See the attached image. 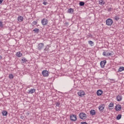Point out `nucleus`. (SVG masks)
Wrapping results in <instances>:
<instances>
[{
  "label": "nucleus",
  "instance_id": "f257e3e1",
  "mask_svg": "<svg viewBox=\"0 0 124 124\" xmlns=\"http://www.w3.org/2000/svg\"><path fill=\"white\" fill-rule=\"evenodd\" d=\"M79 117L81 120H86L87 119V114L84 112H81L79 114Z\"/></svg>",
  "mask_w": 124,
  "mask_h": 124
},
{
  "label": "nucleus",
  "instance_id": "1a4fd4ad",
  "mask_svg": "<svg viewBox=\"0 0 124 124\" xmlns=\"http://www.w3.org/2000/svg\"><path fill=\"white\" fill-rule=\"evenodd\" d=\"M104 107H105V105H101L99 106L98 108L100 113H102L104 111Z\"/></svg>",
  "mask_w": 124,
  "mask_h": 124
},
{
  "label": "nucleus",
  "instance_id": "20e7f679",
  "mask_svg": "<svg viewBox=\"0 0 124 124\" xmlns=\"http://www.w3.org/2000/svg\"><path fill=\"white\" fill-rule=\"evenodd\" d=\"M45 47V45L44 43H39L38 45V50H39V51H41L42 49H43V48H44Z\"/></svg>",
  "mask_w": 124,
  "mask_h": 124
},
{
  "label": "nucleus",
  "instance_id": "4c0bfd02",
  "mask_svg": "<svg viewBox=\"0 0 124 124\" xmlns=\"http://www.w3.org/2000/svg\"><path fill=\"white\" fill-rule=\"evenodd\" d=\"M2 59V57L1 56H0V60H1Z\"/></svg>",
  "mask_w": 124,
  "mask_h": 124
},
{
  "label": "nucleus",
  "instance_id": "393cba45",
  "mask_svg": "<svg viewBox=\"0 0 124 124\" xmlns=\"http://www.w3.org/2000/svg\"><path fill=\"white\" fill-rule=\"evenodd\" d=\"M21 61H22L23 63L27 62H28V60H27V59L23 58L21 59Z\"/></svg>",
  "mask_w": 124,
  "mask_h": 124
},
{
  "label": "nucleus",
  "instance_id": "f704fd0d",
  "mask_svg": "<svg viewBox=\"0 0 124 124\" xmlns=\"http://www.w3.org/2000/svg\"><path fill=\"white\" fill-rule=\"evenodd\" d=\"M113 9L112 8H109L108 9V11H111Z\"/></svg>",
  "mask_w": 124,
  "mask_h": 124
},
{
  "label": "nucleus",
  "instance_id": "4468645a",
  "mask_svg": "<svg viewBox=\"0 0 124 124\" xmlns=\"http://www.w3.org/2000/svg\"><path fill=\"white\" fill-rule=\"evenodd\" d=\"M96 93L98 96H100L103 93V92L101 90H99L97 91Z\"/></svg>",
  "mask_w": 124,
  "mask_h": 124
},
{
  "label": "nucleus",
  "instance_id": "0eeeda50",
  "mask_svg": "<svg viewBox=\"0 0 124 124\" xmlns=\"http://www.w3.org/2000/svg\"><path fill=\"white\" fill-rule=\"evenodd\" d=\"M115 110L117 111H121V110H122V106L120 104L116 105L115 107Z\"/></svg>",
  "mask_w": 124,
  "mask_h": 124
},
{
  "label": "nucleus",
  "instance_id": "a211bd4d",
  "mask_svg": "<svg viewBox=\"0 0 124 124\" xmlns=\"http://www.w3.org/2000/svg\"><path fill=\"white\" fill-rule=\"evenodd\" d=\"M35 89H31L29 90L28 93H35Z\"/></svg>",
  "mask_w": 124,
  "mask_h": 124
},
{
  "label": "nucleus",
  "instance_id": "7c9ffc66",
  "mask_svg": "<svg viewBox=\"0 0 124 124\" xmlns=\"http://www.w3.org/2000/svg\"><path fill=\"white\" fill-rule=\"evenodd\" d=\"M102 1L103 0H100L99 1V4H100V5H102Z\"/></svg>",
  "mask_w": 124,
  "mask_h": 124
},
{
  "label": "nucleus",
  "instance_id": "bb28decb",
  "mask_svg": "<svg viewBox=\"0 0 124 124\" xmlns=\"http://www.w3.org/2000/svg\"><path fill=\"white\" fill-rule=\"evenodd\" d=\"M9 78H10V79H13L14 78L13 75H12V74H10L9 75Z\"/></svg>",
  "mask_w": 124,
  "mask_h": 124
},
{
  "label": "nucleus",
  "instance_id": "7ed1b4c3",
  "mask_svg": "<svg viewBox=\"0 0 124 124\" xmlns=\"http://www.w3.org/2000/svg\"><path fill=\"white\" fill-rule=\"evenodd\" d=\"M70 120L72 122H76L77 121V116L75 114L71 115Z\"/></svg>",
  "mask_w": 124,
  "mask_h": 124
},
{
  "label": "nucleus",
  "instance_id": "f3484780",
  "mask_svg": "<svg viewBox=\"0 0 124 124\" xmlns=\"http://www.w3.org/2000/svg\"><path fill=\"white\" fill-rule=\"evenodd\" d=\"M23 54L22 53H21V52L20 51H18L16 53V56L18 58H21V57H22V55Z\"/></svg>",
  "mask_w": 124,
  "mask_h": 124
},
{
  "label": "nucleus",
  "instance_id": "6ab92c4d",
  "mask_svg": "<svg viewBox=\"0 0 124 124\" xmlns=\"http://www.w3.org/2000/svg\"><path fill=\"white\" fill-rule=\"evenodd\" d=\"M90 114L92 116H94L95 115V110L94 109H92L90 111Z\"/></svg>",
  "mask_w": 124,
  "mask_h": 124
},
{
  "label": "nucleus",
  "instance_id": "412c9836",
  "mask_svg": "<svg viewBox=\"0 0 124 124\" xmlns=\"http://www.w3.org/2000/svg\"><path fill=\"white\" fill-rule=\"evenodd\" d=\"M124 67L121 66L119 68L118 72H122V71H124Z\"/></svg>",
  "mask_w": 124,
  "mask_h": 124
},
{
  "label": "nucleus",
  "instance_id": "473e14b6",
  "mask_svg": "<svg viewBox=\"0 0 124 124\" xmlns=\"http://www.w3.org/2000/svg\"><path fill=\"white\" fill-rule=\"evenodd\" d=\"M37 24V22H36V21H33V22H32V24L33 25H36Z\"/></svg>",
  "mask_w": 124,
  "mask_h": 124
},
{
  "label": "nucleus",
  "instance_id": "b1692460",
  "mask_svg": "<svg viewBox=\"0 0 124 124\" xmlns=\"http://www.w3.org/2000/svg\"><path fill=\"white\" fill-rule=\"evenodd\" d=\"M117 120H121L122 119V114H119L116 117Z\"/></svg>",
  "mask_w": 124,
  "mask_h": 124
},
{
  "label": "nucleus",
  "instance_id": "2f4dec72",
  "mask_svg": "<svg viewBox=\"0 0 124 124\" xmlns=\"http://www.w3.org/2000/svg\"><path fill=\"white\" fill-rule=\"evenodd\" d=\"M43 4L44 5H47V4H48V2H46V1H44Z\"/></svg>",
  "mask_w": 124,
  "mask_h": 124
},
{
  "label": "nucleus",
  "instance_id": "6e6552de",
  "mask_svg": "<svg viewBox=\"0 0 124 124\" xmlns=\"http://www.w3.org/2000/svg\"><path fill=\"white\" fill-rule=\"evenodd\" d=\"M107 62V61H106V60L101 61L100 65H101V68H104V67L105 66V64H106Z\"/></svg>",
  "mask_w": 124,
  "mask_h": 124
},
{
  "label": "nucleus",
  "instance_id": "ea45409f",
  "mask_svg": "<svg viewBox=\"0 0 124 124\" xmlns=\"http://www.w3.org/2000/svg\"><path fill=\"white\" fill-rule=\"evenodd\" d=\"M110 80H111V81H112V80L113 81V79H110Z\"/></svg>",
  "mask_w": 124,
  "mask_h": 124
},
{
  "label": "nucleus",
  "instance_id": "f03ea898",
  "mask_svg": "<svg viewBox=\"0 0 124 124\" xmlns=\"http://www.w3.org/2000/svg\"><path fill=\"white\" fill-rule=\"evenodd\" d=\"M113 24V20L111 18H108L106 20V25L110 27Z\"/></svg>",
  "mask_w": 124,
  "mask_h": 124
},
{
  "label": "nucleus",
  "instance_id": "cd10ccee",
  "mask_svg": "<svg viewBox=\"0 0 124 124\" xmlns=\"http://www.w3.org/2000/svg\"><path fill=\"white\" fill-rule=\"evenodd\" d=\"M114 19L116 20V21H119V20H120V17H118L117 16H115Z\"/></svg>",
  "mask_w": 124,
  "mask_h": 124
},
{
  "label": "nucleus",
  "instance_id": "e433bc0d",
  "mask_svg": "<svg viewBox=\"0 0 124 124\" xmlns=\"http://www.w3.org/2000/svg\"><path fill=\"white\" fill-rule=\"evenodd\" d=\"M2 1H3V0H0V4H1V3H2Z\"/></svg>",
  "mask_w": 124,
  "mask_h": 124
},
{
  "label": "nucleus",
  "instance_id": "c9c22d12",
  "mask_svg": "<svg viewBox=\"0 0 124 124\" xmlns=\"http://www.w3.org/2000/svg\"><path fill=\"white\" fill-rule=\"evenodd\" d=\"M104 4H105V1H104V0H103V1H102V5H104Z\"/></svg>",
  "mask_w": 124,
  "mask_h": 124
},
{
  "label": "nucleus",
  "instance_id": "58836bf2",
  "mask_svg": "<svg viewBox=\"0 0 124 124\" xmlns=\"http://www.w3.org/2000/svg\"><path fill=\"white\" fill-rule=\"evenodd\" d=\"M20 118H21V119H23V118H24V116H21V117Z\"/></svg>",
  "mask_w": 124,
  "mask_h": 124
},
{
  "label": "nucleus",
  "instance_id": "dca6fc26",
  "mask_svg": "<svg viewBox=\"0 0 124 124\" xmlns=\"http://www.w3.org/2000/svg\"><path fill=\"white\" fill-rule=\"evenodd\" d=\"M111 107H114V103H110L108 105V109H109V110H112V109H113V108H111Z\"/></svg>",
  "mask_w": 124,
  "mask_h": 124
},
{
  "label": "nucleus",
  "instance_id": "72a5a7b5",
  "mask_svg": "<svg viewBox=\"0 0 124 124\" xmlns=\"http://www.w3.org/2000/svg\"><path fill=\"white\" fill-rule=\"evenodd\" d=\"M56 105L57 107H59V106H60V103H56Z\"/></svg>",
  "mask_w": 124,
  "mask_h": 124
},
{
  "label": "nucleus",
  "instance_id": "5701e85b",
  "mask_svg": "<svg viewBox=\"0 0 124 124\" xmlns=\"http://www.w3.org/2000/svg\"><path fill=\"white\" fill-rule=\"evenodd\" d=\"M33 31H34V33H38L39 32V30L37 28H35L33 30Z\"/></svg>",
  "mask_w": 124,
  "mask_h": 124
},
{
  "label": "nucleus",
  "instance_id": "39448f33",
  "mask_svg": "<svg viewBox=\"0 0 124 124\" xmlns=\"http://www.w3.org/2000/svg\"><path fill=\"white\" fill-rule=\"evenodd\" d=\"M41 23L43 26H46L48 24V19L46 18H43L41 20Z\"/></svg>",
  "mask_w": 124,
  "mask_h": 124
},
{
  "label": "nucleus",
  "instance_id": "4be33fe9",
  "mask_svg": "<svg viewBox=\"0 0 124 124\" xmlns=\"http://www.w3.org/2000/svg\"><path fill=\"white\" fill-rule=\"evenodd\" d=\"M3 116H7L8 112L6 110H4L2 112Z\"/></svg>",
  "mask_w": 124,
  "mask_h": 124
},
{
  "label": "nucleus",
  "instance_id": "423d86ee",
  "mask_svg": "<svg viewBox=\"0 0 124 124\" xmlns=\"http://www.w3.org/2000/svg\"><path fill=\"white\" fill-rule=\"evenodd\" d=\"M103 55H104V57H109V56L111 57V56H113V54L112 53H109L108 51H104L103 52Z\"/></svg>",
  "mask_w": 124,
  "mask_h": 124
},
{
  "label": "nucleus",
  "instance_id": "9d476101",
  "mask_svg": "<svg viewBox=\"0 0 124 124\" xmlns=\"http://www.w3.org/2000/svg\"><path fill=\"white\" fill-rule=\"evenodd\" d=\"M78 95H79V96H80L82 97L84 96V95H85L86 93L84 91L80 90L78 93Z\"/></svg>",
  "mask_w": 124,
  "mask_h": 124
},
{
  "label": "nucleus",
  "instance_id": "ddd939ff",
  "mask_svg": "<svg viewBox=\"0 0 124 124\" xmlns=\"http://www.w3.org/2000/svg\"><path fill=\"white\" fill-rule=\"evenodd\" d=\"M116 99L117 101H122V100L123 99V96H122V95H118L116 97Z\"/></svg>",
  "mask_w": 124,
  "mask_h": 124
},
{
  "label": "nucleus",
  "instance_id": "9b49d317",
  "mask_svg": "<svg viewBox=\"0 0 124 124\" xmlns=\"http://www.w3.org/2000/svg\"><path fill=\"white\" fill-rule=\"evenodd\" d=\"M48 71L47 70H44L42 72V74L44 77H48L49 76V74Z\"/></svg>",
  "mask_w": 124,
  "mask_h": 124
},
{
  "label": "nucleus",
  "instance_id": "f8f14e48",
  "mask_svg": "<svg viewBox=\"0 0 124 124\" xmlns=\"http://www.w3.org/2000/svg\"><path fill=\"white\" fill-rule=\"evenodd\" d=\"M49 48L50 46H49V45H46L44 49V52L45 53H48V52H49V51L50 50V49H49Z\"/></svg>",
  "mask_w": 124,
  "mask_h": 124
},
{
  "label": "nucleus",
  "instance_id": "2eb2a0df",
  "mask_svg": "<svg viewBox=\"0 0 124 124\" xmlns=\"http://www.w3.org/2000/svg\"><path fill=\"white\" fill-rule=\"evenodd\" d=\"M73 12H74V10L72 8H70L67 11V13H70L71 14H73Z\"/></svg>",
  "mask_w": 124,
  "mask_h": 124
},
{
  "label": "nucleus",
  "instance_id": "c756f323",
  "mask_svg": "<svg viewBox=\"0 0 124 124\" xmlns=\"http://www.w3.org/2000/svg\"><path fill=\"white\" fill-rule=\"evenodd\" d=\"M0 28H3V24L1 21H0Z\"/></svg>",
  "mask_w": 124,
  "mask_h": 124
},
{
  "label": "nucleus",
  "instance_id": "a878e982",
  "mask_svg": "<svg viewBox=\"0 0 124 124\" xmlns=\"http://www.w3.org/2000/svg\"><path fill=\"white\" fill-rule=\"evenodd\" d=\"M80 6H84L85 5V2L83 1H80L79 2Z\"/></svg>",
  "mask_w": 124,
  "mask_h": 124
},
{
  "label": "nucleus",
  "instance_id": "c85d7f7f",
  "mask_svg": "<svg viewBox=\"0 0 124 124\" xmlns=\"http://www.w3.org/2000/svg\"><path fill=\"white\" fill-rule=\"evenodd\" d=\"M88 43L90 45H93V42L92 41H89Z\"/></svg>",
  "mask_w": 124,
  "mask_h": 124
},
{
  "label": "nucleus",
  "instance_id": "aec40b11",
  "mask_svg": "<svg viewBox=\"0 0 124 124\" xmlns=\"http://www.w3.org/2000/svg\"><path fill=\"white\" fill-rule=\"evenodd\" d=\"M24 20V17L22 16H19L18 17V20L19 21V22H22Z\"/></svg>",
  "mask_w": 124,
  "mask_h": 124
}]
</instances>
